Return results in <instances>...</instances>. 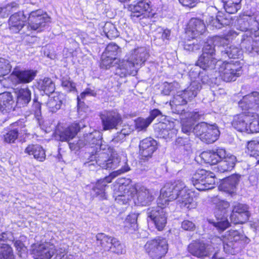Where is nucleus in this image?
<instances>
[{
	"label": "nucleus",
	"mask_w": 259,
	"mask_h": 259,
	"mask_svg": "<svg viewBox=\"0 0 259 259\" xmlns=\"http://www.w3.org/2000/svg\"><path fill=\"white\" fill-rule=\"evenodd\" d=\"M102 136L100 132L97 131L90 133L87 135L85 140L87 143L85 145L89 146L93 150L90 161L85 162L84 164L87 166L94 165V163H91L95 159L96 163L103 169H114L118 166L121 165V167L115 171L111 173L108 176L103 179L98 180L95 186L93 188V191L95 193L97 196H99L102 199H106L105 189L107 184L111 182L112 180L119 175L124 173L130 170V168L127 164V159L124 154H122L123 157L122 161H121V157L114 153L109 156L107 153L108 149H102L103 145L101 144Z\"/></svg>",
	"instance_id": "1"
},
{
	"label": "nucleus",
	"mask_w": 259,
	"mask_h": 259,
	"mask_svg": "<svg viewBox=\"0 0 259 259\" xmlns=\"http://www.w3.org/2000/svg\"><path fill=\"white\" fill-rule=\"evenodd\" d=\"M176 199L181 208L191 209L197 206L195 192L184 182L178 180L172 184H166L161 189L157 205L147 209L148 221L150 220L158 231H162L167 223L166 206L169 202Z\"/></svg>",
	"instance_id": "2"
},
{
	"label": "nucleus",
	"mask_w": 259,
	"mask_h": 259,
	"mask_svg": "<svg viewBox=\"0 0 259 259\" xmlns=\"http://www.w3.org/2000/svg\"><path fill=\"white\" fill-rule=\"evenodd\" d=\"M191 80V82L187 89L177 92L170 101L172 112L180 116L182 131L185 134H189L191 131L194 124L193 121L200 119V116L203 115L201 111L186 112L183 107L188 101L193 99L201 88L200 82L193 79Z\"/></svg>",
	"instance_id": "3"
},
{
	"label": "nucleus",
	"mask_w": 259,
	"mask_h": 259,
	"mask_svg": "<svg viewBox=\"0 0 259 259\" xmlns=\"http://www.w3.org/2000/svg\"><path fill=\"white\" fill-rule=\"evenodd\" d=\"M216 45L212 39H209L203 48V53L199 57L196 64L190 66L189 75L191 80H193L201 83H207L209 77L206 74V69H213L218 64L217 58H215Z\"/></svg>",
	"instance_id": "4"
},
{
	"label": "nucleus",
	"mask_w": 259,
	"mask_h": 259,
	"mask_svg": "<svg viewBox=\"0 0 259 259\" xmlns=\"http://www.w3.org/2000/svg\"><path fill=\"white\" fill-rule=\"evenodd\" d=\"M148 57L149 54L145 48L139 47L132 50L122 61H119L115 74L121 77L128 75H136Z\"/></svg>",
	"instance_id": "5"
},
{
	"label": "nucleus",
	"mask_w": 259,
	"mask_h": 259,
	"mask_svg": "<svg viewBox=\"0 0 259 259\" xmlns=\"http://www.w3.org/2000/svg\"><path fill=\"white\" fill-rule=\"evenodd\" d=\"M248 240L241 232L232 229L226 232L221 237L213 238V241L218 245L216 249L220 247L221 243H223L224 251L231 254L238 253L245 244L248 243Z\"/></svg>",
	"instance_id": "6"
},
{
	"label": "nucleus",
	"mask_w": 259,
	"mask_h": 259,
	"mask_svg": "<svg viewBox=\"0 0 259 259\" xmlns=\"http://www.w3.org/2000/svg\"><path fill=\"white\" fill-rule=\"evenodd\" d=\"M202 113L203 115L200 116V119L193 121L194 124L192 125V129L189 134H187L189 135L191 132H193L202 141L207 144L212 143L218 139L220 135V132L215 123L210 124L201 122L194 127L195 121L203 118L204 114L202 112Z\"/></svg>",
	"instance_id": "7"
},
{
	"label": "nucleus",
	"mask_w": 259,
	"mask_h": 259,
	"mask_svg": "<svg viewBox=\"0 0 259 259\" xmlns=\"http://www.w3.org/2000/svg\"><path fill=\"white\" fill-rule=\"evenodd\" d=\"M237 28L242 31L255 32L259 30V9L252 7L244 11L237 21Z\"/></svg>",
	"instance_id": "8"
},
{
	"label": "nucleus",
	"mask_w": 259,
	"mask_h": 259,
	"mask_svg": "<svg viewBox=\"0 0 259 259\" xmlns=\"http://www.w3.org/2000/svg\"><path fill=\"white\" fill-rule=\"evenodd\" d=\"M216 72L220 77L226 82L236 80L242 73V65L240 61L218 62Z\"/></svg>",
	"instance_id": "9"
},
{
	"label": "nucleus",
	"mask_w": 259,
	"mask_h": 259,
	"mask_svg": "<svg viewBox=\"0 0 259 259\" xmlns=\"http://www.w3.org/2000/svg\"><path fill=\"white\" fill-rule=\"evenodd\" d=\"M215 244L213 238L210 243L200 241H194L188 245V250L192 255L200 258L209 256L214 251L212 259H222L223 257L219 255L218 249H217V250H215V247L214 246Z\"/></svg>",
	"instance_id": "10"
},
{
	"label": "nucleus",
	"mask_w": 259,
	"mask_h": 259,
	"mask_svg": "<svg viewBox=\"0 0 259 259\" xmlns=\"http://www.w3.org/2000/svg\"><path fill=\"white\" fill-rule=\"evenodd\" d=\"M145 249L152 259H161L168 250L166 240L161 237L148 241L145 245Z\"/></svg>",
	"instance_id": "11"
},
{
	"label": "nucleus",
	"mask_w": 259,
	"mask_h": 259,
	"mask_svg": "<svg viewBox=\"0 0 259 259\" xmlns=\"http://www.w3.org/2000/svg\"><path fill=\"white\" fill-rule=\"evenodd\" d=\"M192 182L196 189L199 191L211 189L215 184V175L204 169H198L193 175Z\"/></svg>",
	"instance_id": "12"
},
{
	"label": "nucleus",
	"mask_w": 259,
	"mask_h": 259,
	"mask_svg": "<svg viewBox=\"0 0 259 259\" xmlns=\"http://www.w3.org/2000/svg\"><path fill=\"white\" fill-rule=\"evenodd\" d=\"M96 237L97 243L99 244L105 251H110L117 255L123 254L126 252L124 245L117 238L104 233H99Z\"/></svg>",
	"instance_id": "13"
},
{
	"label": "nucleus",
	"mask_w": 259,
	"mask_h": 259,
	"mask_svg": "<svg viewBox=\"0 0 259 259\" xmlns=\"http://www.w3.org/2000/svg\"><path fill=\"white\" fill-rule=\"evenodd\" d=\"M214 206V213L218 221L213 222V225L218 230L224 231L227 228L230 223L225 217L230 204L227 201L220 200L218 198H214L212 200Z\"/></svg>",
	"instance_id": "14"
},
{
	"label": "nucleus",
	"mask_w": 259,
	"mask_h": 259,
	"mask_svg": "<svg viewBox=\"0 0 259 259\" xmlns=\"http://www.w3.org/2000/svg\"><path fill=\"white\" fill-rule=\"evenodd\" d=\"M50 22V18L41 10L32 11L28 18V28L31 30L41 31Z\"/></svg>",
	"instance_id": "15"
},
{
	"label": "nucleus",
	"mask_w": 259,
	"mask_h": 259,
	"mask_svg": "<svg viewBox=\"0 0 259 259\" xmlns=\"http://www.w3.org/2000/svg\"><path fill=\"white\" fill-rule=\"evenodd\" d=\"M240 47L248 54L255 55L259 53V35L247 31L241 35Z\"/></svg>",
	"instance_id": "16"
},
{
	"label": "nucleus",
	"mask_w": 259,
	"mask_h": 259,
	"mask_svg": "<svg viewBox=\"0 0 259 259\" xmlns=\"http://www.w3.org/2000/svg\"><path fill=\"white\" fill-rule=\"evenodd\" d=\"M25 125L23 120H18L11 124L3 132V138L5 142L14 143L19 134H26Z\"/></svg>",
	"instance_id": "17"
},
{
	"label": "nucleus",
	"mask_w": 259,
	"mask_h": 259,
	"mask_svg": "<svg viewBox=\"0 0 259 259\" xmlns=\"http://www.w3.org/2000/svg\"><path fill=\"white\" fill-rule=\"evenodd\" d=\"M37 71L32 69L22 70L15 68L10 75V79L15 85L31 82L36 75Z\"/></svg>",
	"instance_id": "18"
},
{
	"label": "nucleus",
	"mask_w": 259,
	"mask_h": 259,
	"mask_svg": "<svg viewBox=\"0 0 259 259\" xmlns=\"http://www.w3.org/2000/svg\"><path fill=\"white\" fill-rule=\"evenodd\" d=\"M133 193L136 192V195H133L135 204L137 205H149L154 200V192L152 190L144 186L132 188Z\"/></svg>",
	"instance_id": "19"
},
{
	"label": "nucleus",
	"mask_w": 259,
	"mask_h": 259,
	"mask_svg": "<svg viewBox=\"0 0 259 259\" xmlns=\"http://www.w3.org/2000/svg\"><path fill=\"white\" fill-rule=\"evenodd\" d=\"M104 131L116 128L122 121L121 116L114 111H104L100 114Z\"/></svg>",
	"instance_id": "20"
},
{
	"label": "nucleus",
	"mask_w": 259,
	"mask_h": 259,
	"mask_svg": "<svg viewBox=\"0 0 259 259\" xmlns=\"http://www.w3.org/2000/svg\"><path fill=\"white\" fill-rule=\"evenodd\" d=\"M249 216L248 206L244 204L237 203L233 206L230 219L235 224H243L248 221Z\"/></svg>",
	"instance_id": "21"
},
{
	"label": "nucleus",
	"mask_w": 259,
	"mask_h": 259,
	"mask_svg": "<svg viewBox=\"0 0 259 259\" xmlns=\"http://www.w3.org/2000/svg\"><path fill=\"white\" fill-rule=\"evenodd\" d=\"M150 6L149 0H137L136 2H134L129 7L132 12L131 18L134 21H136L139 19H141L142 17H143L144 12L150 10Z\"/></svg>",
	"instance_id": "22"
},
{
	"label": "nucleus",
	"mask_w": 259,
	"mask_h": 259,
	"mask_svg": "<svg viewBox=\"0 0 259 259\" xmlns=\"http://www.w3.org/2000/svg\"><path fill=\"white\" fill-rule=\"evenodd\" d=\"M226 155L224 148L218 147L212 151H204L199 155V158L205 163L213 165L218 163L221 158Z\"/></svg>",
	"instance_id": "23"
},
{
	"label": "nucleus",
	"mask_w": 259,
	"mask_h": 259,
	"mask_svg": "<svg viewBox=\"0 0 259 259\" xmlns=\"http://www.w3.org/2000/svg\"><path fill=\"white\" fill-rule=\"evenodd\" d=\"M206 31V26L201 19L193 18L188 24L186 33L192 38H195L202 35Z\"/></svg>",
	"instance_id": "24"
},
{
	"label": "nucleus",
	"mask_w": 259,
	"mask_h": 259,
	"mask_svg": "<svg viewBox=\"0 0 259 259\" xmlns=\"http://www.w3.org/2000/svg\"><path fill=\"white\" fill-rule=\"evenodd\" d=\"M238 106L242 110H256L259 107V92H252L244 96L238 102Z\"/></svg>",
	"instance_id": "25"
},
{
	"label": "nucleus",
	"mask_w": 259,
	"mask_h": 259,
	"mask_svg": "<svg viewBox=\"0 0 259 259\" xmlns=\"http://www.w3.org/2000/svg\"><path fill=\"white\" fill-rule=\"evenodd\" d=\"M157 142L151 137L141 140L139 144V154L144 158L151 157L157 149Z\"/></svg>",
	"instance_id": "26"
},
{
	"label": "nucleus",
	"mask_w": 259,
	"mask_h": 259,
	"mask_svg": "<svg viewBox=\"0 0 259 259\" xmlns=\"http://www.w3.org/2000/svg\"><path fill=\"white\" fill-rule=\"evenodd\" d=\"M26 21L23 12H19L11 15L9 19V29L12 33H17L23 28Z\"/></svg>",
	"instance_id": "27"
},
{
	"label": "nucleus",
	"mask_w": 259,
	"mask_h": 259,
	"mask_svg": "<svg viewBox=\"0 0 259 259\" xmlns=\"http://www.w3.org/2000/svg\"><path fill=\"white\" fill-rule=\"evenodd\" d=\"M84 126L85 125L80 121V122L73 123L69 126L60 131L59 135L60 141L69 142L75 137L81 128Z\"/></svg>",
	"instance_id": "28"
},
{
	"label": "nucleus",
	"mask_w": 259,
	"mask_h": 259,
	"mask_svg": "<svg viewBox=\"0 0 259 259\" xmlns=\"http://www.w3.org/2000/svg\"><path fill=\"white\" fill-rule=\"evenodd\" d=\"M55 246L48 243L39 244L33 251L36 259H50L54 254Z\"/></svg>",
	"instance_id": "29"
},
{
	"label": "nucleus",
	"mask_w": 259,
	"mask_h": 259,
	"mask_svg": "<svg viewBox=\"0 0 259 259\" xmlns=\"http://www.w3.org/2000/svg\"><path fill=\"white\" fill-rule=\"evenodd\" d=\"M208 27H210L212 29L214 28L220 29L223 26L229 25L231 23V19L228 16L222 12H218L217 15L214 17L210 16L206 20Z\"/></svg>",
	"instance_id": "30"
},
{
	"label": "nucleus",
	"mask_w": 259,
	"mask_h": 259,
	"mask_svg": "<svg viewBox=\"0 0 259 259\" xmlns=\"http://www.w3.org/2000/svg\"><path fill=\"white\" fill-rule=\"evenodd\" d=\"M222 46H218V49H220L222 57L226 58L228 57L232 59L241 58L243 55V50L241 47H237L235 45H230V46L224 45Z\"/></svg>",
	"instance_id": "31"
},
{
	"label": "nucleus",
	"mask_w": 259,
	"mask_h": 259,
	"mask_svg": "<svg viewBox=\"0 0 259 259\" xmlns=\"http://www.w3.org/2000/svg\"><path fill=\"white\" fill-rule=\"evenodd\" d=\"M248 118V112H244L235 115L233 117L231 124L238 131L246 133L247 131V124Z\"/></svg>",
	"instance_id": "32"
},
{
	"label": "nucleus",
	"mask_w": 259,
	"mask_h": 259,
	"mask_svg": "<svg viewBox=\"0 0 259 259\" xmlns=\"http://www.w3.org/2000/svg\"><path fill=\"white\" fill-rule=\"evenodd\" d=\"M236 157L226 151L224 157L221 158L218 166V170L221 172H224L231 170L235 165Z\"/></svg>",
	"instance_id": "33"
},
{
	"label": "nucleus",
	"mask_w": 259,
	"mask_h": 259,
	"mask_svg": "<svg viewBox=\"0 0 259 259\" xmlns=\"http://www.w3.org/2000/svg\"><path fill=\"white\" fill-rule=\"evenodd\" d=\"M157 128L160 130L159 136L164 139H171L177 135L178 130L174 126V122H169L168 124L164 122L159 123Z\"/></svg>",
	"instance_id": "34"
},
{
	"label": "nucleus",
	"mask_w": 259,
	"mask_h": 259,
	"mask_svg": "<svg viewBox=\"0 0 259 259\" xmlns=\"http://www.w3.org/2000/svg\"><path fill=\"white\" fill-rule=\"evenodd\" d=\"M124 179H121L119 182L120 185L118 189L120 190H123L124 192L123 194H118L115 197V201L119 204H127L131 200L132 198H133V193L132 190H129V189L124 185V182H122L124 181Z\"/></svg>",
	"instance_id": "35"
},
{
	"label": "nucleus",
	"mask_w": 259,
	"mask_h": 259,
	"mask_svg": "<svg viewBox=\"0 0 259 259\" xmlns=\"http://www.w3.org/2000/svg\"><path fill=\"white\" fill-rule=\"evenodd\" d=\"M63 100L64 98L62 94L54 93L51 96H49L47 103V106L49 110L53 113L56 112L61 108Z\"/></svg>",
	"instance_id": "36"
},
{
	"label": "nucleus",
	"mask_w": 259,
	"mask_h": 259,
	"mask_svg": "<svg viewBox=\"0 0 259 259\" xmlns=\"http://www.w3.org/2000/svg\"><path fill=\"white\" fill-rule=\"evenodd\" d=\"M14 101L11 93L4 92L0 94V111L8 112L14 107Z\"/></svg>",
	"instance_id": "37"
},
{
	"label": "nucleus",
	"mask_w": 259,
	"mask_h": 259,
	"mask_svg": "<svg viewBox=\"0 0 259 259\" xmlns=\"http://www.w3.org/2000/svg\"><path fill=\"white\" fill-rule=\"evenodd\" d=\"M25 153L29 155H33V157L39 161H43L46 159V153L42 147L37 144L29 145L25 149Z\"/></svg>",
	"instance_id": "38"
},
{
	"label": "nucleus",
	"mask_w": 259,
	"mask_h": 259,
	"mask_svg": "<svg viewBox=\"0 0 259 259\" xmlns=\"http://www.w3.org/2000/svg\"><path fill=\"white\" fill-rule=\"evenodd\" d=\"M247 133L259 132V115L256 113L248 111Z\"/></svg>",
	"instance_id": "39"
},
{
	"label": "nucleus",
	"mask_w": 259,
	"mask_h": 259,
	"mask_svg": "<svg viewBox=\"0 0 259 259\" xmlns=\"http://www.w3.org/2000/svg\"><path fill=\"white\" fill-rule=\"evenodd\" d=\"M31 100V92L28 88L21 89L17 94V105L21 107L28 104Z\"/></svg>",
	"instance_id": "40"
},
{
	"label": "nucleus",
	"mask_w": 259,
	"mask_h": 259,
	"mask_svg": "<svg viewBox=\"0 0 259 259\" xmlns=\"http://www.w3.org/2000/svg\"><path fill=\"white\" fill-rule=\"evenodd\" d=\"M170 37V30L168 29H160L158 33H156L153 43L159 46H163L168 43Z\"/></svg>",
	"instance_id": "41"
},
{
	"label": "nucleus",
	"mask_w": 259,
	"mask_h": 259,
	"mask_svg": "<svg viewBox=\"0 0 259 259\" xmlns=\"http://www.w3.org/2000/svg\"><path fill=\"white\" fill-rule=\"evenodd\" d=\"M176 145L184 154H189L192 152V141L188 137H179L176 141Z\"/></svg>",
	"instance_id": "42"
},
{
	"label": "nucleus",
	"mask_w": 259,
	"mask_h": 259,
	"mask_svg": "<svg viewBox=\"0 0 259 259\" xmlns=\"http://www.w3.org/2000/svg\"><path fill=\"white\" fill-rule=\"evenodd\" d=\"M239 178V175H234L226 179L223 183L225 191L233 193L238 184Z\"/></svg>",
	"instance_id": "43"
},
{
	"label": "nucleus",
	"mask_w": 259,
	"mask_h": 259,
	"mask_svg": "<svg viewBox=\"0 0 259 259\" xmlns=\"http://www.w3.org/2000/svg\"><path fill=\"white\" fill-rule=\"evenodd\" d=\"M38 86L39 89L44 91L46 95L53 94L55 90V83L51 78L48 77H45L44 79L40 80Z\"/></svg>",
	"instance_id": "44"
},
{
	"label": "nucleus",
	"mask_w": 259,
	"mask_h": 259,
	"mask_svg": "<svg viewBox=\"0 0 259 259\" xmlns=\"http://www.w3.org/2000/svg\"><path fill=\"white\" fill-rule=\"evenodd\" d=\"M138 214L131 213L124 222V227L127 231H135L138 228L137 218Z\"/></svg>",
	"instance_id": "45"
},
{
	"label": "nucleus",
	"mask_w": 259,
	"mask_h": 259,
	"mask_svg": "<svg viewBox=\"0 0 259 259\" xmlns=\"http://www.w3.org/2000/svg\"><path fill=\"white\" fill-rule=\"evenodd\" d=\"M226 12L228 14H234L241 8V1L222 0Z\"/></svg>",
	"instance_id": "46"
},
{
	"label": "nucleus",
	"mask_w": 259,
	"mask_h": 259,
	"mask_svg": "<svg viewBox=\"0 0 259 259\" xmlns=\"http://www.w3.org/2000/svg\"><path fill=\"white\" fill-rule=\"evenodd\" d=\"M121 52L120 48L115 44L110 43L106 48L103 53L105 57H111L117 59V56Z\"/></svg>",
	"instance_id": "47"
},
{
	"label": "nucleus",
	"mask_w": 259,
	"mask_h": 259,
	"mask_svg": "<svg viewBox=\"0 0 259 259\" xmlns=\"http://www.w3.org/2000/svg\"><path fill=\"white\" fill-rule=\"evenodd\" d=\"M247 148L250 156L259 157V137L248 142Z\"/></svg>",
	"instance_id": "48"
},
{
	"label": "nucleus",
	"mask_w": 259,
	"mask_h": 259,
	"mask_svg": "<svg viewBox=\"0 0 259 259\" xmlns=\"http://www.w3.org/2000/svg\"><path fill=\"white\" fill-rule=\"evenodd\" d=\"M103 31L107 37L110 39L115 38L119 35V32L115 25L110 22L105 23Z\"/></svg>",
	"instance_id": "49"
},
{
	"label": "nucleus",
	"mask_w": 259,
	"mask_h": 259,
	"mask_svg": "<svg viewBox=\"0 0 259 259\" xmlns=\"http://www.w3.org/2000/svg\"><path fill=\"white\" fill-rule=\"evenodd\" d=\"M0 259H14L12 248L9 245L0 244Z\"/></svg>",
	"instance_id": "50"
},
{
	"label": "nucleus",
	"mask_w": 259,
	"mask_h": 259,
	"mask_svg": "<svg viewBox=\"0 0 259 259\" xmlns=\"http://www.w3.org/2000/svg\"><path fill=\"white\" fill-rule=\"evenodd\" d=\"M239 35V33L235 30H229L223 37H215L213 39V42H219L220 45H223L225 41H230L234 39L236 37Z\"/></svg>",
	"instance_id": "51"
},
{
	"label": "nucleus",
	"mask_w": 259,
	"mask_h": 259,
	"mask_svg": "<svg viewBox=\"0 0 259 259\" xmlns=\"http://www.w3.org/2000/svg\"><path fill=\"white\" fill-rule=\"evenodd\" d=\"M136 130L138 132L145 131L148 126L151 123L150 120L147 118L138 117L134 121Z\"/></svg>",
	"instance_id": "52"
},
{
	"label": "nucleus",
	"mask_w": 259,
	"mask_h": 259,
	"mask_svg": "<svg viewBox=\"0 0 259 259\" xmlns=\"http://www.w3.org/2000/svg\"><path fill=\"white\" fill-rule=\"evenodd\" d=\"M61 85L64 90L67 92H74L76 90L75 83L68 77L62 78Z\"/></svg>",
	"instance_id": "53"
},
{
	"label": "nucleus",
	"mask_w": 259,
	"mask_h": 259,
	"mask_svg": "<svg viewBox=\"0 0 259 259\" xmlns=\"http://www.w3.org/2000/svg\"><path fill=\"white\" fill-rule=\"evenodd\" d=\"M12 68L10 61L5 58H0V77L9 74Z\"/></svg>",
	"instance_id": "54"
},
{
	"label": "nucleus",
	"mask_w": 259,
	"mask_h": 259,
	"mask_svg": "<svg viewBox=\"0 0 259 259\" xmlns=\"http://www.w3.org/2000/svg\"><path fill=\"white\" fill-rule=\"evenodd\" d=\"M192 40H188L187 41L185 42L184 45V48L185 50L189 51H194L200 49L201 44L198 43V40L197 39H195V38H192Z\"/></svg>",
	"instance_id": "55"
},
{
	"label": "nucleus",
	"mask_w": 259,
	"mask_h": 259,
	"mask_svg": "<svg viewBox=\"0 0 259 259\" xmlns=\"http://www.w3.org/2000/svg\"><path fill=\"white\" fill-rule=\"evenodd\" d=\"M96 95V93L95 91L92 90L90 88H87L83 92H82L77 98L78 112H79L80 110V107L81 104V100L84 99L86 96H95Z\"/></svg>",
	"instance_id": "56"
},
{
	"label": "nucleus",
	"mask_w": 259,
	"mask_h": 259,
	"mask_svg": "<svg viewBox=\"0 0 259 259\" xmlns=\"http://www.w3.org/2000/svg\"><path fill=\"white\" fill-rule=\"evenodd\" d=\"M18 8V4L16 2H12L7 5L5 7L2 8L3 10L2 14L0 15L1 17H7L11 12L16 10Z\"/></svg>",
	"instance_id": "57"
},
{
	"label": "nucleus",
	"mask_w": 259,
	"mask_h": 259,
	"mask_svg": "<svg viewBox=\"0 0 259 259\" xmlns=\"http://www.w3.org/2000/svg\"><path fill=\"white\" fill-rule=\"evenodd\" d=\"M117 62V59L111 58V57L104 58V55H102L101 66L102 68L105 67L106 69L110 68L113 64H116Z\"/></svg>",
	"instance_id": "58"
},
{
	"label": "nucleus",
	"mask_w": 259,
	"mask_h": 259,
	"mask_svg": "<svg viewBox=\"0 0 259 259\" xmlns=\"http://www.w3.org/2000/svg\"><path fill=\"white\" fill-rule=\"evenodd\" d=\"M31 111L36 117H38L41 115V105L36 99L33 100Z\"/></svg>",
	"instance_id": "59"
},
{
	"label": "nucleus",
	"mask_w": 259,
	"mask_h": 259,
	"mask_svg": "<svg viewBox=\"0 0 259 259\" xmlns=\"http://www.w3.org/2000/svg\"><path fill=\"white\" fill-rule=\"evenodd\" d=\"M174 83L164 82L163 89L162 90V94L164 95H168L173 91Z\"/></svg>",
	"instance_id": "60"
},
{
	"label": "nucleus",
	"mask_w": 259,
	"mask_h": 259,
	"mask_svg": "<svg viewBox=\"0 0 259 259\" xmlns=\"http://www.w3.org/2000/svg\"><path fill=\"white\" fill-rule=\"evenodd\" d=\"M125 136L126 134L124 133V131L118 132L112 139V142L114 144L121 142L123 141Z\"/></svg>",
	"instance_id": "61"
},
{
	"label": "nucleus",
	"mask_w": 259,
	"mask_h": 259,
	"mask_svg": "<svg viewBox=\"0 0 259 259\" xmlns=\"http://www.w3.org/2000/svg\"><path fill=\"white\" fill-rule=\"evenodd\" d=\"M195 227L194 224L189 220H184L182 223V228L185 230L193 231Z\"/></svg>",
	"instance_id": "62"
},
{
	"label": "nucleus",
	"mask_w": 259,
	"mask_h": 259,
	"mask_svg": "<svg viewBox=\"0 0 259 259\" xmlns=\"http://www.w3.org/2000/svg\"><path fill=\"white\" fill-rule=\"evenodd\" d=\"M199 0H179L180 4L185 7L193 8L198 3Z\"/></svg>",
	"instance_id": "63"
},
{
	"label": "nucleus",
	"mask_w": 259,
	"mask_h": 259,
	"mask_svg": "<svg viewBox=\"0 0 259 259\" xmlns=\"http://www.w3.org/2000/svg\"><path fill=\"white\" fill-rule=\"evenodd\" d=\"M161 112L157 109H155L151 110L150 112V115L147 118L148 120H150V122L152 123L153 120L158 115L161 114Z\"/></svg>",
	"instance_id": "64"
}]
</instances>
